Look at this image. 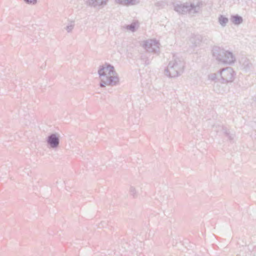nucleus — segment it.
Masks as SVG:
<instances>
[{
    "mask_svg": "<svg viewBox=\"0 0 256 256\" xmlns=\"http://www.w3.org/2000/svg\"><path fill=\"white\" fill-rule=\"evenodd\" d=\"M138 27V24L136 22H132L131 24H128V25H126V26H124V28L126 30L131 31L132 32H135Z\"/></svg>",
    "mask_w": 256,
    "mask_h": 256,
    "instance_id": "obj_14",
    "label": "nucleus"
},
{
    "mask_svg": "<svg viewBox=\"0 0 256 256\" xmlns=\"http://www.w3.org/2000/svg\"><path fill=\"white\" fill-rule=\"evenodd\" d=\"M152 58L153 56L151 54L146 52L142 53L140 56V60L145 66L149 65Z\"/></svg>",
    "mask_w": 256,
    "mask_h": 256,
    "instance_id": "obj_10",
    "label": "nucleus"
},
{
    "mask_svg": "<svg viewBox=\"0 0 256 256\" xmlns=\"http://www.w3.org/2000/svg\"><path fill=\"white\" fill-rule=\"evenodd\" d=\"M25 3L28 4L34 5L37 2V0H24Z\"/></svg>",
    "mask_w": 256,
    "mask_h": 256,
    "instance_id": "obj_19",
    "label": "nucleus"
},
{
    "mask_svg": "<svg viewBox=\"0 0 256 256\" xmlns=\"http://www.w3.org/2000/svg\"><path fill=\"white\" fill-rule=\"evenodd\" d=\"M98 72L100 80L99 84L100 88H105L106 86H114L119 84L120 78L114 66L111 64H105L100 66Z\"/></svg>",
    "mask_w": 256,
    "mask_h": 256,
    "instance_id": "obj_1",
    "label": "nucleus"
},
{
    "mask_svg": "<svg viewBox=\"0 0 256 256\" xmlns=\"http://www.w3.org/2000/svg\"><path fill=\"white\" fill-rule=\"evenodd\" d=\"M230 20L235 25H239L243 22L242 17L238 14L232 16Z\"/></svg>",
    "mask_w": 256,
    "mask_h": 256,
    "instance_id": "obj_12",
    "label": "nucleus"
},
{
    "mask_svg": "<svg viewBox=\"0 0 256 256\" xmlns=\"http://www.w3.org/2000/svg\"><path fill=\"white\" fill-rule=\"evenodd\" d=\"M74 27V22L71 21L68 24L67 26L64 28V29L66 30L67 32L70 33L72 32Z\"/></svg>",
    "mask_w": 256,
    "mask_h": 256,
    "instance_id": "obj_16",
    "label": "nucleus"
},
{
    "mask_svg": "<svg viewBox=\"0 0 256 256\" xmlns=\"http://www.w3.org/2000/svg\"><path fill=\"white\" fill-rule=\"evenodd\" d=\"M190 42L193 44L194 46H196L200 44V40L198 36H192L190 38Z\"/></svg>",
    "mask_w": 256,
    "mask_h": 256,
    "instance_id": "obj_17",
    "label": "nucleus"
},
{
    "mask_svg": "<svg viewBox=\"0 0 256 256\" xmlns=\"http://www.w3.org/2000/svg\"><path fill=\"white\" fill-rule=\"evenodd\" d=\"M223 82L227 83L232 82L234 79V72L230 67H227L222 69L219 72Z\"/></svg>",
    "mask_w": 256,
    "mask_h": 256,
    "instance_id": "obj_7",
    "label": "nucleus"
},
{
    "mask_svg": "<svg viewBox=\"0 0 256 256\" xmlns=\"http://www.w3.org/2000/svg\"><path fill=\"white\" fill-rule=\"evenodd\" d=\"M46 142L48 148L57 150L60 146V134L57 132L50 134L46 137Z\"/></svg>",
    "mask_w": 256,
    "mask_h": 256,
    "instance_id": "obj_5",
    "label": "nucleus"
},
{
    "mask_svg": "<svg viewBox=\"0 0 256 256\" xmlns=\"http://www.w3.org/2000/svg\"><path fill=\"white\" fill-rule=\"evenodd\" d=\"M114 2L116 4L128 6L138 4L140 0H114Z\"/></svg>",
    "mask_w": 256,
    "mask_h": 256,
    "instance_id": "obj_11",
    "label": "nucleus"
},
{
    "mask_svg": "<svg viewBox=\"0 0 256 256\" xmlns=\"http://www.w3.org/2000/svg\"><path fill=\"white\" fill-rule=\"evenodd\" d=\"M218 74L216 73H211L208 76L209 80L214 81L217 79Z\"/></svg>",
    "mask_w": 256,
    "mask_h": 256,
    "instance_id": "obj_18",
    "label": "nucleus"
},
{
    "mask_svg": "<svg viewBox=\"0 0 256 256\" xmlns=\"http://www.w3.org/2000/svg\"><path fill=\"white\" fill-rule=\"evenodd\" d=\"M202 2L196 0V2H186L176 4L174 6V10L180 14H184L187 12L194 14L198 12Z\"/></svg>",
    "mask_w": 256,
    "mask_h": 256,
    "instance_id": "obj_4",
    "label": "nucleus"
},
{
    "mask_svg": "<svg viewBox=\"0 0 256 256\" xmlns=\"http://www.w3.org/2000/svg\"><path fill=\"white\" fill-rule=\"evenodd\" d=\"M218 22L222 27H225L228 22V19L223 15H220L218 18Z\"/></svg>",
    "mask_w": 256,
    "mask_h": 256,
    "instance_id": "obj_13",
    "label": "nucleus"
},
{
    "mask_svg": "<svg viewBox=\"0 0 256 256\" xmlns=\"http://www.w3.org/2000/svg\"><path fill=\"white\" fill-rule=\"evenodd\" d=\"M212 53L213 56L219 63L230 65L236 60V56L232 52L218 46L213 48Z\"/></svg>",
    "mask_w": 256,
    "mask_h": 256,
    "instance_id": "obj_3",
    "label": "nucleus"
},
{
    "mask_svg": "<svg viewBox=\"0 0 256 256\" xmlns=\"http://www.w3.org/2000/svg\"><path fill=\"white\" fill-rule=\"evenodd\" d=\"M185 63L183 58L178 55H174L164 70L165 74L170 78H176L184 72Z\"/></svg>",
    "mask_w": 256,
    "mask_h": 256,
    "instance_id": "obj_2",
    "label": "nucleus"
},
{
    "mask_svg": "<svg viewBox=\"0 0 256 256\" xmlns=\"http://www.w3.org/2000/svg\"><path fill=\"white\" fill-rule=\"evenodd\" d=\"M229 138L230 140H232L234 138V136L233 135H230L229 136Z\"/></svg>",
    "mask_w": 256,
    "mask_h": 256,
    "instance_id": "obj_21",
    "label": "nucleus"
},
{
    "mask_svg": "<svg viewBox=\"0 0 256 256\" xmlns=\"http://www.w3.org/2000/svg\"><path fill=\"white\" fill-rule=\"evenodd\" d=\"M160 44L155 40H148L144 42L142 46L146 52L149 53L158 54L160 52Z\"/></svg>",
    "mask_w": 256,
    "mask_h": 256,
    "instance_id": "obj_6",
    "label": "nucleus"
},
{
    "mask_svg": "<svg viewBox=\"0 0 256 256\" xmlns=\"http://www.w3.org/2000/svg\"><path fill=\"white\" fill-rule=\"evenodd\" d=\"M108 0H87L88 6L93 8H102L107 4Z\"/></svg>",
    "mask_w": 256,
    "mask_h": 256,
    "instance_id": "obj_8",
    "label": "nucleus"
},
{
    "mask_svg": "<svg viewBox=\"0 0 256 256\" xmlns=\"http://www.w3.org/2000/svg\"><path fill=\"white\" fill-rule=\"evenodd\" d=\"M240 68L246 72L249 71L252 67V64L246 58H242L240 60Z\"/></svg>",
    "mask_w": 256,
    "mask_h": 256,
    "instance_id": "obj_9",
    "label": "nucleus"
},
{
    "mask_svg": "<svg viewBox=\"0 0 256 256\" xmlns=\"http://www.w3.org/2000/svg\"><path fill=\"white\" fill-rule=\"evenodd\" d=\"M256 98V100H255L256 101V98Z\"/></svg>",
    "mask_w": 256,
    "mask_h": 256,
    "instance_id": "obj_22",
    "label": "nucleus"
},
{
    "mask_svg": "<svg viewBox=\"0 0 256 256\" xmlns=\"http://www.w3.org/2000/svg\"><path fill=\"white\" fill-rule=\"evenodd\" d=\"M222 129L224 134H226V135L228 136V134H229L228 130L226 128L222 127Z\"/></svg>",
    "mask_w": 256,
    "mask_h": 256,
    "instance_id": "obj_20",
    "label": "nucleus"
},
{
    "mask_svg": "<svg viewBox=\"0 0 256 256\" xmlns=\"http://www.w3.org/2000/svg\"><path fill=\"white\" fill-rule=\"evenodd\" d=\"M130 194L134 198H136L138 196V192L136 188L132 186H130L129 190Z\"/></svg>",
    "mask_w": 256,
    "mask_h": 256,
    "instance_id": "obj_15",
    "label": "nucleus"
}]
</instances>
